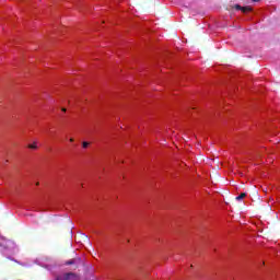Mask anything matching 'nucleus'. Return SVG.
<instances>
[{
	"mask_svg": "<svg viewBox=\"0 0 280 280\" xmlns=\"http://www.w3.org/2000/svg\"><path fill=\"white\" fill-rule=\"evenodd\" d=\"M56 280H80V277H78L77 273L68 272L65 273L63 276L57 277Z\"/></svg>",
	"mask_w": 280,
	"mask_h": 280,
	"instance_id": "f257e3e1",
	"label": "nucleus"
},
{
	"mask_svg": "<svg viewBox=\"0 0 280 280\" xmlns=\"http://www.w3.org/2000/svg\"><path fill=\"white\" fill-rule=\"evenodd\" d=\"M79 261H80V258H72L66 261V266H73V264H78Z\"/></svg>",
	"mask_w": 280,
	"mask_h": 280,
	"instance_id": "f03ea898",
	"label": "nucleus"
},
{
	"mask_svg": "<svg viewBox=\"0 0 280 280\" xmlns=\"http://www.w3.org/2000/svg\"><path fill=\"white\" fill-rule=\"evenodd\" d=\"M253 8L250 7H242L241 12H243V14H246V12H252Z\"/></svg>",
	"mask_w": 280,
	"mask_h": 280,
	"instance_id": "7ed1b4c3",
	"label": "nucleus"
},
{
	"mask_svg": "<svg viewBox=\"0 0 280 280\" xmlns=\"http://www.w3.org/2000/svg\"><path fill=\"white\" fill-rule=\"evenodd\" d=\"M244 198H246V192H242L235 199L240 201V200H244Z\"/></svg>",
	"mask_w": 280,
	"mask_h": 280,
	"instance_id": "20e7f679",
	"label": "nucleus"
},
{
	"mask_svg": "<svg viewBox=\"0 0 280 280\" xmlns=\"http://www.w3.org/2000/svg\"><path fill=\"white\" fill-rule=\"evenodd\" d=\"M28 148L31 150H37L38 149V145L36 144V142H34L33 144H28Z\"/></svg>",
	"mask_w": 280,
	"mask_h": 280,
	"instance_id": "39448f33",
	"label": "nucleus"
},
{
	"mask_svg": "<svg viewBox=\"0 0 280 280\" xmlns=\"http://www.w3.org/2000/svg\"><path fill=\"white\" fill-rule=\"evenodd\" d=\"M89 145H90L89 142H86V141L82 142V148L86 149V148H89Z\"/></svg>",
	"mask_w": 280,
	"mask_h": 280,
	"instance_id": "423d86ee",
	"label": "nucleus"
},
{
	"mask_svg": "<svg viewBox=\"0 0 280 280\" xmlns=\"http://www.w3.org/2000/svg\"><path fill=\"white\" fill-rule=\"evenodd\" d=\"M233 8H234V10H242V5H240V4H235Z\"/></svg>",
	"mask_w": 280,
	"mask_h": 280,
	"instance_id": "0eeeda50",
	"label": "nucleus"
},
{
	"mask_svg": "<svg viewBox=\"0 0 280 280\" xmlns=\"http://www.w3.org/2000/svg\"><path fill=\"white\" fill-rule=\"evenodd\" d=\"M61 110H62V113H67V108H65V107L61 108Z\"/></svg>",
	"mask_w": 280,
	"mask_h": 280,
	"instance_id": "6e6552de",
	"label": "nucleus"
},
{
	"mask_svg": "<svg viewBox=\"0 0 280 280\" xmlns=\"http://www.w3.org/2000/svg\"><path fill=\"white\" fill-rule=\"evenodd\" d=\"M254 3H258V1H261V0H252Z\"/></svg>",
	"mask_w": 280,
	"mask_h": 280,
	"instance_id": "1a4fd4ad",
	"label": "nucleus"
},
{
	"mask_svg": "<svg viewBox=\"0 0 280 280\" xmlns=\"http://www.w3.org/2000/svg\"><path fill=\"white\" fill-rule=\"evenodd\" d=\"M70 142L73 143V138L70 139Z\"/></svg>",
	"mask_w": 280,
	"mask_h": 280,
	"instance_id": "9d476101",
	"label": "nucleus"
}]
</instances>
